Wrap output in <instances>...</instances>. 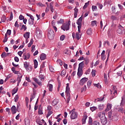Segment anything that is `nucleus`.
<instances>
[{
    "label": "nucleus",
    "instance_id": "nucleus-21",
    "mask_svg": "<svg viewBox=\"0 0 125 125\" xmlns=\"http://www.w3.org/2000/svg\"><path fill=\"white\" fill-rule=\"evenodd\" d=\"M36 98V93L34 92L33 94H32L30 96V102H32V101L33 100V99H35Z\"/></svg>",
    "mask_w": 125,
    "mask_h": 125
},
{
    "label": "nucleus",
    "instance_id": "nucleus-25",
    "mask_svg": "<svg viewBox=\"0 0 125 125\" xmlns=\"http://www.w3.org/2000/svg\"><path fill=\"white\" fill-rule=\"evenodd\" d=\"M24 38L25 39H29L30 38V32H26L23 35Z\"/></svg>",
    "mask_w": 125,
    "mask_h": 125
},
{
    "label": "nucleus",
    "instance_id": "nucleus-9",
    "mask_svg": "<svg viewBox=\"0 0 125 125\" xmlns=\"http://www.w3.org/2000/svg\"><path fill=\"white\" fill-rule=\"evenodd\" d=\"M124 30L125 28H124V27L122 26V25H120L117 30L118 34H120V35H121V34H123V32H124Z\"/></svg>",
    "mask_w": 125,
    "mask_h": 125
},
{
    "label": "nucleus",
    "instance_id": "nucleus-34",
    "mask_svg": "<svg viewBox=\"0 0 125 125\" xmlns=\"http://www.w3.org/2000/svg\"><path fill=\"white\" fill-rule=\"evenodd\" d=\"M53 114V112L52 111H48V113L46 115V118H48L50 115Z\"/></svg>",
    "mask_w": 125,
    "mask_h": 125
},
{
    "label": "nucleus",
    "instance_id": "nucleus-31",
    "mask_svg": "<svg viewBox=\"0 0 125 125\" xmlns=\"http://www.w3.org/2000/svg\"><path fill=\"white\" fill-rule=\"evenodd\" d=\"M111 19L113 21H115V20H119V18H118L117 17L115 16H112L111 17Z\"/></svg>",
    "mask_w": 125,
    "mask_h": 125
},
{
    "label": "nucleus",
    "instance_id": "nucleus-15",
    "mask_svg": "<svg viewBox=\"0 0 125 125\" xmlns=\"http://www.w3.org/2000/svg\"><path fill=\"white\" fill-rule=\"evenodd\" d=\"M102 60H105L106 59V56H105V50H103L101 53Z\"/></svg>",
    "mask_w": 125,
    "mask_h": 125
},
{
    "label": "nucleus",
    "instance_id": "nucleus-49",
    "mask_svg": "<svg viewBox=\"0 0 125 125\" xmlns=\"http://www.w3.org/2000/svg\"><path fill=\"white\" fill-rule=\"evenodd\" d=\"M97 109V107H95V106H93L90 108V110H91V111H92V112H93L94 111H95V110H96Z\"/></svg>",
    "mask_w": 125,
    "mask_h": 125
},
{
    "label": "nucleus",
    "instance_id": "nucleus-37",
    "mask_svg": "<svg viewBox=\"0 0 125 125\" xmlns=\"http://www.w3.org/2000/svg\"><path fill=\"white\" fill-rule=\"evenodd\" d=\"M7 40H8V38H7V36L6 35V34H5V37L3 41V42H7Z\"/></svg>",
    "mask_w": 125,
    "mask_h": 125
},
{
    "label": "nucleus",
    "instance_id": "nucleus-7",
    "mask_svg": "<svg viewBox=\"0 0 125 125\" xmlns=\"http://www.w3.org/2000/svg\"><path fill=\"white\" fill-rule=\"evenodd\" d=\"M100 120L101 121V123L103 125H106V124H107V118H106L105 116L100 117Z\"/></svg>",
    "mask_w": 125,
    "mask_h": 125
},
{
    "label": "nucleus",
    "instance_id": "nucleus-35",
    "mask_svg": "<svg viewBox=\"0 0 125 125\" xmlns=\"http://www.w3.org/2000/svg\"><path fill=\"white\" fill-rule=\"evenodd\" d=\"M17 91H18V88H17L16 89L14 88L13 89L12 95H14V94H15Z\"/></svg>",
    "mask_w": 125,
    "mask_h": 125
},
{
    "label": "nucleus",
    "instance_id": "nucleus-48",
    "mask_svg": "<svg viewBox=\"0 0 125 125\" xmlns=\"http://www.w3.org/2000/svg\"><path fill=\"white\" fill-rule=\"evenodd\" d=\"M93 125H100V123H99V122L95 121L93 122Z\"/></svg>",
    "mask_w": 125,
    "mask_h": 125
},
{
    "label": "nucleus",
    "instance_id": "nucleus-56",
    "mask_svg": "<svg viewBox=\"0 0 125 125\" xmlns=\"http://www.w3.org/2000/svg\"><path fill=\"white\" fill-rule=\"evenodd\" d=\"M104 100V97L99 98L97 99V101L98 102H101V101H103Z\"/></svg>",
    "mask_w": 125,
    "mask_h": 125
},
{
    "label": "nucleus",
    "instance_id": "nucleus-53",
    "mask_svg": "<svg viewBox=\"0 0 125 125\" xmlns=\"http://www.w3.org/2000/svg\"><path fill=\"white\" fill-rule=\"evenodd\" d=\"M38 113L39 114V115H42V108H39Z\"/></svg>",
    "mask_w": 125,
    "mask_h": 125
},
{
    "label": "nucleus",
    "instance_id": "nucleus-58",
    "mask_svg": "<svg viewBox=\"0 0 125 125\" xmlns=\"http://www.w3.org/2000/svg\"><path fill=\"white\" fill-rule=\"evenodd\" d=\"M108 116L109 119H111L112 118V112L111 111H109L108 112Z\"/></svg>",
    "mask_w": 125,
    "mask_h": 125
},
{
    "label": "nucleus",
    "instance_id": "nucleus-41",
    "mask_svg": "<svg viewBox=\"0 0 125 125\" xmlns=\"http://www.w3.org/2000/svg\"><path fill=\"white\" fill-rule=\"evenodd\" d=\"M95 73H96V70L94 69H92V72H91V75L92 77H95Z\"/></svg>",
    "mask_w": 125,
    "mask_h": 125
},
{
    "label": "nucleus",
    "instance_id": "nucleus-1",
    "mask_svg": "<svg viewBox=\"0 0 125 125\" xmlns=\"http://www.w3.org/2000/svg\"><path fill=\"white\" fill-rule=\"evenodd\" d=\"M65 96L67 99L66 103H69L70 100H71V96H70V87L69 86V83L66 84V90H65Z\"/></svg>",
    "mask_w": 125,
    "mask_h": 125
},
{
    "label": "nucleus",
    "instance_id": "nucleus-6",
    "mask_svg": "<svg viewBox=\"0 0 125 125\" xmlns=\"http://www.w3.org/2000/svg\"><path fill=\"white\" fill-rule=\"evenodd\" d=\"M76 6L74 9V18H77V16H78V12H79V9H77V7H79V2H76Z\"/></svg>",
    "mask_w": 125,
    "mask_h": 125
},
{
    "label": "nucleus",
    "instance_id": "nucleus-24",
    "mask_svg": "<svg viewBox=\"0 0 125 125\" xmlns=\"http://www.w3.org/2000/svg\"><path fill=\"white\" fill-rule=\"evenodd\" d=\"M24 124L25 125H30V120L28 118H25L24 119Z\"/></svg>",
    "mask_w": 125,
    "mask_h": 125
},
{
    "label": "nucleus",
    "instance_id": "nucleus-4",
    "mask_svg": "<svg viewBox=\"0 0 125 125\" xmlns=\"http://www.w3.org/2000/svg\"><path fill=\"white\" fill-rule=\"evenodd\" d=\"M48 38L49 40H53L54 39V31L52 29H49L48 31Z\"/></svg>",
    "mask_w": 125,
    "mask_h": 125
},
{
    "label": "nucleus",
    "instance_id": "nucleus-11",
    "mask_svg": "<svg viewBox=\"0 0 125 125\" xmlns=\"http://www.w3.org/2000/svg\"><path fill=\"white\" fill-rule=\"evenodd\" d=\"M23 58L24 60H28V59H30V53H28L27 54H23Z\"/></svg>",
    "mask_w": 125,
    "mask_h": 125
},
{
    "label": "nucleus",
    "instance_id": "nucleus-57",
    "mask_svg": "<svg viewBox=\"0 0 125 125\" xmlns=\"http://www.w3.org/2000/svg\"><path fill=\"white\" fill-rule=\"evenodd\" d=\"M10 83H16V80H14V79H11L10 80Z\"/></svg>",
    "mask_w": 125,
    "mask_h": 125
},
{
    "label": "nucleus",
    "instance_id": "nucleus-50",
    "mask_svg": "<svg viewBox=\"0 0 125 125\" xmlns=\"http://www.w3.org/2000/svg\"><path fill=\"white\" fill-rule=\"evenodd\" d=\"M94 86H96L98 88H101V85L99 83L98 84H94Z\"/></svg>",
    "mask_w": 125,
    "mask_h": 125
},
{
    "label": "nucleus",
    "instance_id": "nucleus-46",
    "mask_svg": "<svg viewBox=\"0 0 125 125\" xmlns=\"http://www.w3.org/2000/svg\"><path fill=\"white\" fill-rule=\"evenodd\" d=\"M39 77V79H40L41 81H42V80L44 79V76H43L42 74H40Z\"/></svg>",
    "mask_w": 125,
    "mask_h": 125
},
{
    "label": "nucleus",
    "instance_id": "nucleus-23",
    "mask_svg": "<svg viewBox=\"0 0 125 125\" xmlns=\"http://www.w3.org/2000/svg\"><path fill=\"white\" fill-rule=\"evenodd\" d=\"M54 2L53 1H52L49 4L50 9L51 12H53V4H54Z\"/></svg>",
    "mask_w": 125,
    "mask_h": 125
},
{
    "label": "nucleus",
    "instance_id": "nucleus-18",
    "mask_svg": "<svg viewBox=\"0 0 125 125\" xmlns=\"http://www.w3.org/2000/svg\"><path fill=\"white\" fill-rule=\"evenodd\" d=\"M77 75L78 77H82L83 76V69H78Z\"/></svg>",
    "mask_w": 125,
    "mask_h": 125
},
{
    "label": "nucleus",
    "instance_id": "nucleus-39",
    "mask_svg": "<svg viewBox=\"0 0 125 125\" xmlns=\"http://www.w3.org/2000/svg\"><path fill=\"white\" fill-rule=\"evenodd\" d=\"M65 75H66V70H63L62 71L61 76L62 77H65Z\"/></svg>",
    "mask_w": 125,
    "mask_h": 125
},
{
    "label": "nucleus",
    "instance_id": "nucleus-60",
    "mask_svg": "<svg viewBox=\"0 0 125 125\" xmlns=\"http://www.w3.org/2000/svg\"><path fill=\"white\" fill-rule=\"evenodd\" d=\"M104 82L106 83L107 82V74H104Z\"/></svg>",
    "mask_w": 125,
    "mask_h": 125
},
{
    "label": "nucleus",
    "instance_id": "nucleus-51",
    "mask_svg": "<svg viewBox=\"0 0 125 125\" xmlns=\"http://www.w3.org/2000/svg\"><path fill=\"white\" fill-rule=\"evenodd\" d=\"M21 30H24V31H26V30H27V26H26V25L23 24L22 25Z\"/></svg>",
    "mask_w": 125,
    "mask_h": 125
},
{
    "label": "nucleus",
    "instance_id": "nucleus-3",
    "mask_svg": "<svg viewBox=\"0 0 125 125\" xmlns=\"http://www.w3.org/2000/svg\"><path fill=\"white\" fill-rule=\"evenodd\" d=\"M75 109H72L69 112V114H71L70 115V118L72 120H75L78 117V113L74 111Z\"/></svg>",
    "mask_w": 125,
    "mask_h": 125
},
{
    "label": "nucleus",
    "instance_id": "nucleus-16",
    "mask_svg": "<svg viewBox=\"0 0 125 125\" xmlns=\"http://www.w3.org/2000/svg\"><path fill=\"white\" fill-rule=\"evenodd\" d=\"M104 107H105V105H104V104H100L98 105V109L100 111H102V110H103V109H104Z\"/></svg>",
    "mask_w": 125,
    "mask_h": 125
},
{
    "label": "nucleus",
    "instance_id": "nucleus-8",
    "mask_svg": "<svg viewBox=\"0 0 125 125\" xmlns=\"http://www.w3.org/2000/svg\"><path fill=\"white\" fill-rule=\"evenodd\" d=\"M88 81L87 78L84 77L80 80V85H83L86 82Z\"/></svg>",
    "mask_w": 125,
    "mask_h": 125
},
{
    "label": "nucleus",
    "instance_id": "nucleus-12",
    "mask_svg": "<svg viewBox=\"0 0 125 125\" xmlns=\"http://www.w3.org/2000/svg\"><path fill=\"white\" fill-rule=\"evenodd\" d=\"M11 110L12 114H16L17 112V109L16 108V106H15V105H13L11 108Z\"/></svg>",
    "mask_w": 125,
    "mask_h": 125
},
{
    "label": "nucleus",
    "instance_id": "nucleus-14",
    "mask_svg": "<svg viewBox=\"0 0 125 125\" xmlns=\"http://www.w3.org/2000/svg\"><path fill=\"white\" fill-rule=\"evenodd\" d=\"M82 21H83V17H81L77 21V24L78 26H82Z\"/></svg>",
    "mask_w": 125,
    "mask_h": 125
},
{
    "label": "nucleus",
    "instance_id": "nucleus-28",
    "mask_svg": "<svg viewBox=\"0 0 125 125\" xmlns=\"http://www.w3.org/2000/svg\"><path fill=\"white\" fill-rule=\"evenodd\" d=\"M125 101H124V97H122V101L121 103H120V106L123 107V106H125Z\"/></svg>",
    "mask_w": 125,
    "mask_h": 125
},
{
    "label": "nucleus",
    "instance_id": "nucleus-22",
    "mask_svg": "<svg viewBox=\"0 0 125 125\" xmlns=\"http://www.w3.org/2000/svg\"><path fill=\"white\" fill-rule=\"evenodd\" d=\"M86 119H87V115H84L83 117V118L82 119V124H83V125H84V124H85Z\"/></svg>",
    "mask_w": 125,
    "mask_h": 125
},
{
    "label": "nucleus",
    "instance_id": "nucleus-10",
    "mask_svg": "<svg viewBox=\"0 0 125 125\" xmlns=\"http://www.w3.org/2000/svg\"><path fill=\"white\" fill-rule=\"evenodd\" d=\"M112 109V104L108 103L106 105V108L104 110V112H108Z\"/></svg>",
    "mask_w": 125,
    "mask_h": 125
},
{
    "label": "nucleus",
    "instance_id": "nucleus-45",
    "mask_svg": "<svg viewBox=\"0 0 125 125\" xmlns=\"http://www.w3.org/2000/svg\"><path fill=\"white\" fill-rule=\"evenodd\" d=\"M21 79H22V78H20L19 77H18L17 78V81H18V84H17L18 86H19V83H21Z\"/></svg>",
    "mask_w": 125,
    "mask_h": 125
},
{
    "label": "nucleus",
    "instance_id": "nucleus-5",
    "mask_svg": "<svg viewBox=\"0 0 125 125\" xmlns=\"http://www.w3.org/2000/svg\"><path fill=\"white\" fill-rule=\"evenodd\" d=\"M23 66L26 71H27V72L31 71L29 68H30V69H32L33 68L31 66H30V63L28 62H23Z\"/></svg>",
    "mask_w": 125,
    "mask_h": 125
},
{
    "label": "nucleus",
    "instance_id": "nucleus-62",
    "mask_svg": "<svg viewBox=\"0 0 125 125\" xmlns=\"http://www.w3.org/2000/svg\"><path fill=\"white\" fill-rule=\"evenodd\" d=\"M52 105H53V106H55V105H57V102H56V100H54V101H53Z\"/></svg>",
    "mask_w": 125,
    "mask_h": 125
},
{
    "label": "nucleus",
    "instance_id": "nucleus-26",
    "mask_svg": "<svg viewBox=\"0 0 125 125\" xmlns=\"http://www.w3.org/2000/svg\"><path fill=\"white\" fill-rule=\"evenodd\" d=\"M48 85L49 86L48 89L49 91H52L53 89V85L52 84H48Z\"/></svg>",
    "mask_w": 125,
    "mask_h": 125
},
{
    "label": "nucleus",
    "instance_id": "nucleus-59",
    "mask_svg": "<svg viewBox=\"0 0 125 125\" xmlns=\"http://www.w3.org/2000/svg\"><path fill=\"white\" fill-rule=\"evenodd\" d=\"M91 81H88L87 83V85L88 87H90V86L91 85Z\"/></svg>",
    "mask_w": 125,
    "mask_h": 125
},
{
    "label": "nucleus",
    "instance_id": "nucleus-33",
    "mask_svg": "<svg viewBox=\"0 0 125 125\" xmlns=\"http://www.w3.org/2000/svg\"><path fill=\"white\" fill-rule=\"evenodd\" d=\"M118 111L120 112V113H122V114H123V113H124V108H123V106H120L118 108Z\"/></svg>",
    "mask_w": 125,
    "mask_h": 125
},
{
    "label": "nucleus",
    "instance_id": "nucleus-38",
    "mask_svg": "<svg viewBox=\"0 0 125 125\" xmlns=\"http://www.w3.org/2000/svg\"><path fill=\"white\" fill-rule=\"evenodd\" d=\"M85 65H87L89 63V60L88 58L84 59Z\"/></svg>",
    "mask_w": 125,
    "mask_h": 125
},
{
    "label": "nucleus",
    "instance_id": "nucleus-61",
    "mask_svg": "<svg viewBox=\"0 0 125 125\" xmlns=\"http://www.w3.org/2000/svg\"><path fill=\"white\" fill-rule=\"evenodd\" d=\"M51 110H52V106H51L50 105H48L47 106V110L48 111H52Z\"/></svg>",
    "mask_w": 125,
    "mask_h": 125
},
{
    "label": "nucleus",
    "instance_id": "nucleus-40",
    "mask_svg": "<svg viewBox=\"0 0 125 125\" xmlns=\"http://www.w3.org/2000/svg\"><path fill=\"white\" fill-rule=\"evenodd\" d=\"M1 57L2 58H5V57H7L6 53H5V52H3L1 55Z\"/></svg>",
    "mask_w": 125,
    "mask_h": 125
},
{
    "label": "nucleus",
    "instance_id": "nucleus-29",
    "mask_svg": "<svg viewBox=\"0 0 125 125\" xmlns=\"http://www.w3.org/2000/svg\"><path fill=\"white\" fill-rule=\"evenodd\" d=\"M34 43V40L33 39H31L30 40V42L28 44V47H31L32 46V44Z\"/></svg>",
    "mask_w": 125,
    "mask_h": 125
},
{
    "label": "nucleus",
    "instance_id": "nucleus-55",
    "mask_svg": "<svg viewBox=\"0 0 125 125\" xmlns=\"http://www.w3.org/2000/svg\"><path fill=\"white\" fill-rule=\"evenodd\" d=\"M92 9L93 11H96L97 10V7L96 6H92Z\"/></svg>",
    "mask_w": 125,
    "mask_h": 125
},
{
    "label": "nucleus",
    "instance_id": "nucleus-2",
    "mask_svg": "<svg viewBox=\"0 0 125 125\" xmlns=\"http://www.w3.org/2000/svg\"><path fill=\"white\" fill-rule=\"evenodd\" d=\"M71 21H69L68 22L64 23L61 26V29L63 31H69L70 30V25Z\"/></svg>",
    "mask_w": 125,
    "mask_h": 125
},
{
    "label": "nucleus",
    "instance_id": "nucleus-17",
    "mask_svg": "<svg viewBox=\"0 0 125 125\" xmlns=\"http://www.w3.org/2000/svg\"><path fill=\"white\" fill-rule=\"evenodd\" d=\"M86 34L88 36H91L92 34V30L91 29V28H89L87 31H86Z\"/></svg>",
    "mask_w": 125,
    "mask_h": 125
},
{
    "label": "nucleus",
    "instance_id": "nucleus-36",
    "mask_svg": "<svg viewBox=\"0 0 125 125\" xmlns=\"http://www.w3.org/2000/svg\"><path fill=\"white\" fill-rule=\"evenodd\" d=\"M76 39L78 40V41H79V40L81 39V35H80V33L77 32L76 34Z\"/></svg>",
    "mask_w": 125,
    "mask_h": 125
},
{
    "label": "nucleus",
    "instance_id": "nucleus-13",
    "mask_svg": "<svg viewBox=\"0 0 125 125\" xmlns=\"http://www.w3.org/2000/svg\"><path fill=\"white\" fill-rule=\"evenodd\" d=\"M36 123L38 125H43V123H44V120L43 119H42V120L40 119H37Z\"/></svg>",
    "mask_w": 125,
    "mask_h": 125
},
{
    "label": "nucleus",
    "instance_id": "nucleus-20",
    "mask_svg": "<svg viewBox=\"0 0 125 125\" xmlns=\"http://www.w3.org/2000/svg\"><path fill=\"white\" fill-rule=\"evenodd\" d=\"M46 59V55L45 54H42L40 55V59L41 60H45Z\"/></svg>",
    "mask_w": 125,
    "mask_h": 125
},
{
    "label": "nucleus",
    "instance_id": "nucleus-47",
    "mask_svg": "<svg viewBox=\"0 0 125 125\" xmlns=\"http://www.w3.org/2000/svg\"><path fill=\"white\" fill-rule=\"evenodd\" d=\"M19 100V96L18 95H16L15 97V102H17Z\"/></svg>",
    "mask_w": 125,
    "mask_h": 125
},
{
    "label": "nucleus",
    "instance_id": "nucleus-63",
    "mask_svg": "<svg viewBox=\"0 0 125 125\" xmlns=\"http://www.w3.org/2000/svg\"><path fill=\"white\" fill-rule=\"evenodd\" d=\"M61 41H64L65 40V35H62L60 37Z\"/></svg>",
    "mask_w": 125,
    "mask_h": 125
},
{
    "label": "nucleus",
    "instance_id": "nucleus-54",
    "mask_svg": "<svg viewBox=\"0 0 125 125\" xmlns=\"http://www.w3.org/2000/svg\"><path fill=\"white\" fill-rule=\"evenodd\" d=\"M1 22H3V23H4V22L6 21V18L5 17H2L1 19Z\"/></svg>",
    "mask_w": 125,
    "mask_h": 125
},
{
    "label": "nucleus",
    "instance_id": "nucleus-30",
    "mask_svg": "<svg viewBox=\"0 0 125 125\" xmlns=\"http://www.w3.org/2000/svg\"><path fill=\"white\" fill-rule=\"evenodd\" d=\"M88 125H93V123H92V118L91 117H89Z\"/></svg>",
    "mask_w": 125,
    "mask_h": 125
},
{
    "label": "nucleus",
    "instance_id": "nucleus-52",
    "mask_svg": "<svg viewBox=\"0 0 125 125\" xmlns=\"http://www.w3.org/2000/svg\"><path fill=\"white\" fill-rule=\"evenodd\" d=\"M89 4V2L85 3V5L83 7V9H85V8H86V7H87V6H88Z\"/></svg>",
    "mask_w": 125,
    "mask_h": 125
},
{
    "label": "nucleus",
    "instance_id": "nucleus-19",
    "mask_svg": "<svg viewBox=\"0 0 125 125\" xmlns=\"http://www.w3.org/2000/svg\"><path fill=\"white\" fill-rule=\"evenodd\" d=\"M83 65H84V62H80L79 64L78 69L83 70Z\"/></svg>",
    "mask_w": 125,
    "mask_h": 125
},
{
    "label": "nucleus",
    "instance_id": "nucleus-44",
    "mask_svg": "<svg viewBox=\"0 0 125 125\" xmlns=\"http://www.w3.org/2000/svg\"><path fill=\"white\" fill-rule=\"evenodd\" d=\"M49 70L50 71V72H55V70H54V68H53V66H49Z\"/></svg>",
    "mask_w": 125,
    "mask_h": 125
},
{
    "label": "nucleus",
    "instance_id": "nucleus-42",
    "mask_svg": "<svg viewBox=\"0 0 125 125\" xmlns=\"http://www.w3.org/2000/svg\"><path fill=\"white\" fill-rule=\"evenodd\" d=\"M5 35H6V36H7V35H8V36H10V35H11V30L8 29L5 33Z\"/></svg>",
    "mask_w": 125,
    "mask_h": 125
},
{
    "label": "nucleus",
    "instance_id": "nucleus-32",
    "mask_svg": "<svg viewBox=\"0 0 125 125\" xmlns=\"http://www.w3.org/2000/svg\"><path fill=\"white\" fill-rule=\"evenodd\" d=\"M34 21H35V20H28L29 24L30 25V26H32V25H34Z\"/></svg>",
    "mask_w": 125,
    "mask_h": 125
},
{
    "label": "nucleus",
    "instance_id": "nucleus-27",
    "mask_svg": "<svg viewBox=\"0 0 125 125\" xmlns=\"http://www.w3.org/2000/svg\"><path fill=\"white\" fill-rule=\"evenodd\" d=\"M34 68L37 69V68H38V61H37V60H34Z\"/></svg>",
    "mask_w": 125,
    "mask_h": 125
},
{
    "label": "nucleus",
    "instance_id": "nucleus-64",
    "mask_svg": "<svg viewBox=\"0 0 125 125\" xmlns=\"http://www.w3.org/2000/svg\"><path fill=\"white\" fill-rule=\"evenodd\" d=\"M24 16H23V15H21L20 16H19V19L20 20H23V19H24Z\"/></svg>",
    "mask_w": 125,
    "mask_h": 125
},
{
    "label": "nucleus",
    "instance_id": "nucleus-43",
    "mask_svg": "<svg viewBox=\"0 0 125 125\" xmlns=\"http://www.w3.org/2000/svg\"><path fill=\"white\" fill-rule=\"evenodd\" d=\"M86 90V86L84 85V86L81 89V93L83 92V91H85Z\"/></svg>",
    "mask_w": 125,
    "mask_h": 125
}]
</instances>
